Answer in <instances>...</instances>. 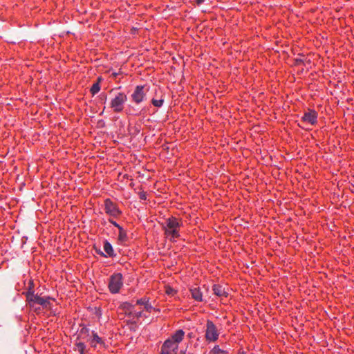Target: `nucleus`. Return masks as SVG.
<instances>
[{"instance_id":"obj_1","label":"nucleus","mask_w":354,"mask_h":354,"mask_svg":"<svg viewBox=\"0 0 354 354\" xmlns=\"http://www.w3.org/2000/svg\"><path fill=\"white\" fill-rule=\"evenodd\" d=\"M185 337V332L182 329L176 330L170 337L167 339L161 346L160 354H177L179 344Z\"/></svg>"},{"instance_id":"obj_2","label":"nucleus","mask_w":354,"mask_h":354,"mask_svg":"<svg viewBox=\"0 0 354 354\" xmlns=\"http://www.w3.org/2000/svg\"><path fill=\"white\" fill-rule=\"evenodd\" d=\"M32 286L33 282L30 281L29 283L28 290L25 293L26 300L30 306L31 308H35L36 305H39L44 309L50 310L51 308L50 300L52 298L50 297H41L38 294H35Z\"/></svg>"},{"instance_id":"obj_3","label":"nucleus","mask_w":354,"mask_h":354,"mask_svg":"<svg viewBox=\"0 0 354 354\" xmlns=\"http://www.w3.org/2000/svg\"><path fill=\"white\" fill-rule=\"evenodd\" d=\"M180 227V221L174 217L169 218L163 223V228L166 238L171 242H176L179 237L178 231Z\"/></svg>"},{"instance_id":"obj_4","label":"nucleus","mask_w":354,"mask_h":354,"mask_svg":"<svg viewBox=\"0 0 354 354\" xmlns=\"http://www.w3.org/2000/svg\"><path fill=\"white\" fill-rule=\"evenodd\" d=\"M219 330L214 322L209 319L207 321L205 326V338L207 342H215L218 339Z\"/></svg>"},{"instance_id":"obj_5","label":"nucleus","mask_w":354,"mask_h":354,"mask_svg":"<svg viewBox=\"0 0 354 354\" xmlns=\"http://www.w3.org/2000/svg\"><path fill=\"white\" fill-rule=\"evenodd\" d=\"M123 286V277L121 273L113 274L109 281V290L112 294H117Z\"/></svg>"},{"instance_id":"obj_6","label":"nucleus","mask_w":354,"mask_h":354,"mask_svg":"<svg viewBox=\"0 0 354 354\" xmlns=\"http://www.w3.org/2000/svg\"><path fill=\"white\" fill-rule=\"evenodd\" d=\"M127 95L123 93H119L111 100L110 106L115 112H121L124 108V104L127 101Z\"/></svg>"},{"instance_id":"obj_7","label":"nucleus","mask_w":354,"mask_h":354,"mask_svg":"<svg viewBox=\"0 0 354 354\" xmlns=\"http://www.w3.org/2000/svg\"><path fill=\"white\" fill-rule=\"evenodd\" d=\"M317 113L314 110H310L306 113H304V115L302 116L301 120L300 122L299 123V125L304 128V124H309L310 125H314L317 122Z\"/></svg>"},{"instance_id":"obj_8","label":"nucleus","mask_w":354,"mask_h":354,"mask_svg":"<svg viewBox=\"0 0 354 354\" xmlns=\"http://www.w3.org/2000/svg\"><path fill=\"white\" fill-rule=\"evenodd\" d=\"M133 308L134 306L130 303L123 302L119 306L118 313L119 316L122 317L121 319L128 317L131 320Z\"/></svg>"},{"instance_id":"obj_9","label":"nucleus","mask_w":354,"mask_h":354,"mask_svg":"<svg viewBox=\"0 0 354 354\" xmlns=\"http://www.w3.org/2000/svg\"><path fill=\"white\" fill-rule=\"evenodd\" d=\"M104 208L106 214L111 216L116 217L121 214L116 204L111 201L109 198L104 201Z\"/></svg>"},{"instance_id":"obj_10","label":"nucleus","mask_w":354,"mask_h":354,"mask_svg":"<svg viewBox=\"0 0 354 354\" xmlns=\"http://www.w3.org/2000/svg\"><path fill=\"white\" fill-rule=\"evenodd\" d=\"M88 341L90 342L91 346L94 349H97L98 346L106 347L104 341L93 330L91 332V337Z\"/></svg>"},{"instance_id":"obj_11","label":"nucleus","mask_w":354,"mask_h":354,"mask_svg":"<svg viewBox=\"0 0 354 354\" xmlns=\"http://www.w3.org/2000/svg\"><path fill=\"white\" fill-rule=\"evenodd\" d=\"M95 250L104 257H113L114 255L112 245H93Z\"/></svg>"},{"instance_id":"obj_12","label":"nucleus","mask_w":354,"mask_h":354,"mask_svg":"<svg viewBox=\"0 0 354 354\" xmlns=\"http://www.w3.org/2000/svg\"><path fill=\"white\" fill-rule=\"evenodd\" d=\"M145 95L146 93L144 91V86H137L131 95V97L136 103L139 104L144 100Z\"/></svg>"},{"instance_id":"obj_13","label":"nucleus","mask_w":354,"mask_h":354,"mask_svg":"<svg viewBox=\"0 0 354 354\" xmlns=\"http://www.w3.org/2000/svg\"><path fill=\"white\" fill-rule=\"evenodd\" d=\"M192 297L196 301L201 302L203 301V293L199 287H192L190 289Z\"/></svg>"},{"instance_id":"obj_14","label":"nucleus","mask_w":354,"mask_h":354,"mask_svg":"<svg viewBox=\"0 0 354 354\" xmlns=\"http://www.w3.org/2000/svg\"><path fill=\"white\" fill-rule=\"evenodd\" d=\"M136 304L140 306H143L144 309L150 313L153 309V306L149 303V300L147 297H143L137 300Z\"/></svg>"},{"instance_id":"obj_15","label":"nucleus","mask_w":354,"mask_h":354,"mask_svg":"<svg viewBox=\"0 0 354 354\" xmlns=\"http://www.w3.org/2000/svg\"><path fill=\"white\" fill-rule=\"evenodd\" d=\"M213 292L214 295L218 296V297H227V292L225 291V289L224 287H223L221 285H214L213 286Z\"/></svg>"},{"instance_id":"obj_16","label":"nucleus","mask_w":354,"mask_h":354,"mask_svg":"<svg viewBox=\"0 0 354 354\" xmlns=\"http://www.w3.org/2000/svg\"><path fill=\"white\" fill-rule=\"evenodd\" d=\"M75 351H77L80 354H86L87 349L84 343L79 342L75 344Z\"/></svg>"},{"instance_id":"obj_17","label":"nucleus","mask_w":354,"mask_h":354,"mask_svg":"<svg viewBox=\"0 0 354 354\" xmlns=\"http://www.w3.org/2000/svg\"><path fill=\"white\" fill-rule=\"evenodd\" d=\"M209 354H229L227 350L221 348L219 345H214L209 351Z\"/></svg>"},{"instance_id":"obj_18","label":"nucleus","mask_w":354,"mask_h":354,"mask_svg":"<svg viewBox=\"0 0 354 354\" xmlns=\"http://www.w3.org/2000/svg\"><path fill=\"white\" fill-rule=\"evenodd\" d=\"M118 229H119L118 240L121 242L128 241L129 238H128V236H127L126 232L120 226H118Z\"/></svg>"},{"instance_id":"obj_19","label":"nucleus","mask_w":354,"mask_h":354,"mask_svg":"<svg viewBox=\"0 0 354 354\" xmlns=\"http://www.w3.org/2000/svg\"><path fill=\"white\" fill-rule=\"evenodd\" d=\"M101 80H102L101 77H98L97 82L94 83L93 84V86H91L90 91L93 94V95H95L96 93H97L100 91V82Z\"/></svg>"},{"instance_id":"obj_20","label":"nucleus","mask_w":354,"mask_h":354,"mask_svg":"<svg viewBox=\"0 0 354 354\" xmlns=\"http://www.w3.org/2000/svg\"><path fill=\"white\" fill-rule=\"evenodd\" d=\"M165 293L168 296L174 297L177 293V290H175L174 288H173L172 287H171L169 285L165 286Z\"/></svg>"},{"instance_id":"obj_21","label":"nucleus","mask_w":354,"mask_h":354,"mask_svg":"<svg viewBox=\"0 0 354 354\" xmlns=\"http://www.w3.org/2000/svg\"><path fill=\"white\" fill-rule=\"evenodd\" d=\"M132 316H131V321H133V322H135L136 319H139L140 317H141L142 315H143V313L142 311H135L134 309L133 310V313H132Z\"/></svg>"},{"instance_id":"obj_22","label":"nucleus","mask_w":354,"mask_h":354,"mask_svg":"<svg viewBox=\"0 0 354 354\" xmlns=\"http://www.w3.org/2000/svg\"><path fill=\"white\" fill-rule=\"evenodd\" d=\"M163 102H164V100L162 99H160V100L153 99L151 101L153 105L155 106H157V107H160L162 105Z\"/></svg>"},{"instance_id":"obj_23","label":"nucleus","mask_w":354,"mask_h":354,"mask_svg":"<svg viewBox=\"0 0 354 354\" xmlns=\"http://www.w3.org/2000/svg\"><path fill=\"white\" fill-rule=\"evenodd\" d=\"M295 62H296L297 64H300L301 63L303 62V60L301 59H295Z\"/></svg>"},{"instance_id":"obj_24","label":"nucleus","mask_w":354,"mask_h":354,"mask_svg":"<svg viewBox=\"0 0 354 354\" xmlns=\"http://www.w3.org/2000/svg\"><path fill=\"white\" fill-rule=\"evenodd\" d=\"M100 97H101L102 100H103V99H104L105 100H106V95L104 93H101Z\"/></svg>"},{"instance_id":"obj_25","label":"nucleus","mask_w":354,"mask_h":354,"mask_svg":"<svg viewBox=\"0 0 354 354\" xmlns=\"http://www.w3.org/2000/svg\"><path fill=\"white\" fill-rule=\"evenodd\" d=\"M197 4L200 5L205 1V0H196Z\"/></svg>"},{"instance_id":"obj_26","label":"nucleus","mask_w":354,"mask_h":354,"mask_svg":"<svg viewBox=\"0 0 354 354\" xmlns=\"http://www.w3.org/2000/svg\"><path fill=\"white\" fill-rule=\"evenodd\" d=\"M35 311L37 313H39V311H40V308H35Z\"/></svg>"},{"instance_id":"obj_27","label":"nucleus","mask_w":354,"mask_h":354,"mask_svg":"<svg viewBox=\"0 0 354 354\" xmlns=\"http://www.w3.org/2000/svg\"><path fill=\"white\" fill-rule=\"evenodd\" d=\"M111 223L116 226L118 228V226H120L118 224H117L115 221H111Z\"/></svg>"},{"instance_id":"obj_28","label":"nucleus","mask_w":354,"mask_h":354,"mask_svg":"<svg viewBox=\"0 0 354 354\" xmlns=\"http://www.w3.org/2000/svg\"><path fill=\"white\" fill-rule=\"evenodd\" d=\"M140 198L141 199H145L146 198L145 195V194H141L140 195Z\"/></svg>"},{"instance_id":"obj_29","label":"nucleus","mask_w":354,"mask_h":354,"mask_svg":"<svg viewBox=\"0 0 354 354\" xmlns=\"http://www.w3.org/2000/svg\"><path fill=\"white\" fill-rule=\"evenodd\" d=\"M84 330H85L86 332H88V329L85 328H82L81 332H83Z\"/></svg>"},{"instance_id":"obj_30","label":"nucleus","mask_w":354,"mask_h":354,"mask_svg":"<svg viewBox=\"0 0 354 354\" xmlns=\"http://www.w3.org/2000/svg\"><path fill=\"white\" fill-rule=\"evenodd\" d=\"M113 75L114 77H115V76L117 75V74H116L115 73H113Z\"/></svg>"},{"instance_id":"obj_31","label":"nucleus","mask_w":354,"mask_h":354,"mask_svg":"<svg viewBox=\"0 0 354 354\" xmlns=\"http://www.w3.org/2000/svg\"><path fill=\"white\" fill-rule=\"evenodd\" d=\"M239 354H246L245 352H241V353H239Z\"/></svg>"},{"instance_id":"obj_32","label":"nucleus","mask_w":354,"mask_h":354,"mask_svg":"<svg viewBox=\"0 0 354 354\" xmlns=\"http://www.w3.org/2000/svg\"><path fill=\"white\" fill-rule=\"evenodd\" d=\"M25 242H26V240H24H24H22V243H24Z\"/></svg>"},{"instance_id":"obj_33","label":"nucleus","mask_w":354,"mask_h":354,"mask_svg":"<svg viewBox=\"0 0 354 354\" xmlns=\"http://www.w3.org/2000/svg\"><path fill=\"white\" fill-rule=\"evenodd\" d=\"M25 242H26V240H24H24H22V243H24Z\"/></svg>"}]
</instances>
